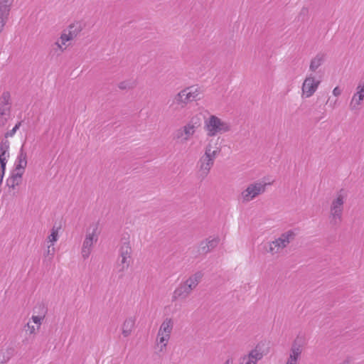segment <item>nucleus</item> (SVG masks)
Masks as SVG:
<instances>
[{
	"label": "nucleus",
	"mask_w": 364,
	"mask_h": 364,
	"mask_svg": "<svg viewBox=\"0 0 364 364\" xmlns=\"http://www.w3.org/2000/svg\"><path fill=\"white\" fill-rule=\"evenodd\" d=\"M84 28L81 21H73L64 28L53 44V50L57 53H63L72 46L73 41L81 33Z\"/></svg>",
	"instance_id": "1"
},
{
	"label": "nucleus",
	"mask_w": 364,
	"mask_h": 364,
	"mask_svg": "<svg viewBox=\"0 0 364 364\" xmlns=\"http://www.w3.org/2000/svg\"><path fill=\"white\" fill-rule=\"evenodd\" d=\"M220 151L217 141L210 139L204 149V154L198 161V172L200 176H206L214 164L216 156Z\"/></svg>",
	"instance_id": "2"
},
{
	"label": "nucleus",
	"mask_w": 364,
	"mask_h": 364,
	"mask_svg": "<svg viewBox=\"0 0 364 364\" xmlns=\"http://www.w3.org/2000/svg\"><path fill=\"white\" fill-rule=\"evenodd\" d=\"M204 129L208 136L213 137L230 132L231 126L219 117L211 114L204 122Z\"/></svg>",
	"instance_id": "3"
},
{
	"label": "nucleus",
	"mask_w": 364,
	"mask_h": 364,
	"mask_svg": "<svg viewBox=\"0 0 364 364\" xmlns=\"http://www.w3.org/2000/svg\"><path fill=\"white\" fill-rule=\"evenodd\" d=\"M46 308L43 305L36 306L33 309L31 318L23 327L26 335H36L38 332L46 318Z\"/></svg>",
	"instance_id": "4"
},
{
	"label": "nucleus",
	"mask_w": 364,
	"mask_h": 364,
	"mask_svg": "<svg viewBox=\"0 0 364 364\" xmlns=\"http://www.w3.org/2000/svg\"><path fill=\"white\" fill-rule=\"evenodd\" d=\"M173 328V321L171 318L165 319L161 324L156 338V349L158 352L166 350L168 343Z\"/></svg>",
	"instance_id": "5"
},
{
	"label": "nucleus",
	"mask_w": 364,
	"mask_h": 364,
	"mask_svg": "<svg viewBox=\"0 0 364 364\" xmlns=\"http://www.w3.org/2000/svg\"><path fill=\"white\" fill-rule=\"evenodd\" d=\"M100 233V230L97 224L90 226L86 233L82 247V255L84 258H87L90 255L94 245L98 240Z\"/></svg>",
	"instance_id": "6"
},
{
	"label": "nucleus",
	"mask_w": 364,
	"mask_h": 364,
	"mask_svg": "<svg viewBox=\"0 0 364 364\" xmlns=\"http://www.w3.org/2000/svg\"><path fill=\"white\" fill-rule=\"evenodd\" d=\"M132 263V248L129 241L121 244L119 249L117 268L120 272L127 271Z\"/></svg>",
	"instance_id": "7"
},
{
	"label": "nucleus",
	"mask_w": 364,
	"mask_h": 364,
	"mask_svg": "<svg viewBox=\"0 0 364 364\" xmlns=\"http://www.w3.org/2000/svg\"><path fill=\"white\" fill-rule=\"evenodd\" d=\"M269 352V346L265 343H259L248 354L242 358V364H257Z\"/></svg>",
	"instance_id": "8"
},
{
	"label": "nucleus",
	"mask_w": 364,
	"mask_h": 364,
	"mask_svg": "<svg viewBox=\"0 0 364 364\" xmlns=\"http://www.w3.org/2000/svg\"><path fill=\"white\" fill-rule=\"evenodd\" d=\"M267 183L263 182H257L249 185L240 195V200L242 202H249L255 197L264 193L266 189Z\"/></svg>",
	"instance_id": "9"
},
{
	"label": "nucleus",
	"mask_w": 364,
	"mask_h": 364,
	"mask_svg": "<svg viewBox=\"0 0 364 364\" xmlns=\"http://www.w3.org/2000/svg\"><path fill=\"white\" fill-rule=\"evenodd\" d=\"M321 84V80L315 75L310 74L307 75L301 85V97L309 98L314 95Z\"/></svg>",
	"instance_id": "10"
},
{
	"label": "nucleus",
	"mask_w": 364,
	"mask_h": 364,
	"mask_svg": "<svg viewBox=\"0 0 364 364\" xmlns=\"http://www.w3.org/2000/svg\"><path fill=\"white\" fill-rule=\"evenodd\" d=\"M294 237V234L291 231H289L282 235L279 238L269 243L268 252L272 255L279 252L281 250L284 248L291 240H293Z\"/></svg>",
	"instance_id": "11"
},
{
	"label": "nucleus",
	"mask_w": 364,
	"mask_h": 364,
	"mask_svg": "<svg viewBox=\"0 0 364 364\" xmlns=\"http://www.w3.org/2000/svg\"><path fill=\"white\" fill-rule=\"evenodd\" d=\"M343 203L344 196L342 194H338L331 203L330 218L335 223L341 220Z\"/></svg>",
	"instance_id": "12"
},
{
	"label": "nucleus",
	"mask_w": 364,
	"mask_h": 364,
	"mask_svg": "<svg viewBox=\"0 0 364 364\" xmlns=\"http://www.w3.org/2000/svg\"><path fill=\"white\" fill-rule=\"evenodd\" d=\"M304 340L301 338H296L290 349L289 356L286 364H297L298 360L302 353L304 347Z\"/></svg>",
	"instance_id": "13"
},
{
	"label": "nucleus",
	"mask_w": 364,
	"mask_h": 364,
	"mask_svg": "<svg viewBox=\"0 0 364 364\" xmlns=\"http://www.w3.org/2000/svg\"><path fill=\"white\" fill-rule=\"evenodd\" d=\"M200 124L201 118L198 114L192 117L190 121L183 127V133L185 135L184 139L187 141L192 137L200 127Z\"/></svg>",
	"instance_id": "14"
},
{
	"label": "nucleus",
	"mask_w": 364,
	"mask_h": 364,
	"mask_svg": "<svg viewBox=\"0 0 364 364\" xmlns=\"http://www.w3.org/2000/svg\"><path fill=\"white\" fill-rule=\"evenodd\" d=\"M14 0H0V31L5 26Z\"/></svg>",
	"instance_id": "15"
},
{
	"label": "nucleus",
	"mask_w": 364,
	"mask_h": 364,
	"mask_svg": "<svg viewBox=\"0 0 364 364\" xmlns=\"http://www.w3.org/2000/svg\"><path fill=\"white\" fill-rule=\"evenodd\" d=\"M188 102L198 101L200 100L202 95V90L197 85L189 86L183 89Z\"/></svg>",
	"instance_id": "16"
},
{
	"label": "nucleus",
	"mask_w": 364,
	"mask_h": 364,
	"mask_svg": "<svg viewBox=\"0 0 364 364\" xmlns=\"http://www.w3.org/2000/svg\"><path fill=\"white\" fill-rule=\"evenodd\" d=\"M364 98V83H360L356 87V92L353 95L350 106L352 109L357 108L360 105Z\"/></svg>",
	"instance_id": "17"
},
{
	"label": "nucleus",
	"mask_w": 364,
	"mask_h": 364,
	"mask_svg": "<svg viewBox=\"0 0 364 364\" xmlns=\"http://www.w3.org/2000/svg\"><path fill=\"white\" fill-rule=\"evenodd\" d=\"M188 101L183 92V90L178 92L172 99V101L170 104V107L173 108H183L187 106L188 104Z\"/></svg>",
	"instance_id": "18"
},
{
	"label": "nucleus",
	"mask_w": 364,
	"mask_h": 364,
	"mask_svg": "<svg viewBox=\"0 0 364 364\" xmlns=\"http://www.w3.org/2000/svg\"><path fill=\"white\" fill-rule=\"evenodd\" d=\"M134 326L135 319L133 318H128L125 319L121 326L122 336L125 338L129 336L134 329Z\"/></svg>",
	"instance_id": "19"
},
{
	"label": "nucleus",
	"mask_w": 364,
	"mask_h": 364,
	"mask_svg": "<svg viewBox=\"0 0 364 364\" xmlns=\"http://www.w3.org/2000/svg\"><path fill=\"white\" fill-rule=\"evenodd\" d=\"M11 95L8 92H4L0 97L1 114H6L9 112Z\"/></svg>",
	"instance_id": "20"
},
{
	"label": "nucleus",
	"mask_w": 364,
	"mask_h": 364,
	"mask_svg": "<svg viewBox=\"0 0 364 364\" xmlns=\"http://www.w3.org/2000/svg\"><path fill=\"white\" fill-rule=\"evenodd\" d=\"M27 166V157L25 154H21L16 163L15 172L21 174L24 173L25 169Z\"/></svg>",
	"instance_id": "21"
},
{
	"label": "nucleus",
	"mask_w": 364,
	"mask_h": 364,
	"mask_svg": "<svg viewBox=\"0 0 364 364\" xmlns=\"http://www.w3.org/2000/svg\"><path fill=\"white\" fill-rule=\"evenodd\" d=\"M191 291L183 284H181L173 291V299H185L191 294Z\"/></svg>",
	"instance_id": "22"
},
{
	"label": "nucleus",
	"mask_w": 364,
	"mask_h": 364,
	"mask_svg": "<svg viewBox=\"0 0 364 364\" xmlns=\"http://www.w3.org/2000/svg\"><path fill=\"white\" fill-rule=\"evenodd\" d=\"M200 275L196 274L190 277L184 283H183L191 291L194 289L200 280Z\"/></svg>",
	"instance_id": "23"
},
{
	"label": "nucleus",
	"mask_w": 364,
	"mask_h": 364,
	"mask_svg": "<svg viewBox=\"0 0 364 364\" xmlns=\"http://www.w3.org/2000/svg\"><path fill=\"white\" fill-rule=\"evenodd\" d=\"M324 61V55L319 54L316 55L312 60H311L310 65H309V70L311 72H315L323 63Z\"/></svg>",
	"instance_id": "24"
},
{
	"label": "nucleus",
	"mask_w": 364,
	"mask_h": 364,
	"mask_svg": "<svg viewBox=\"0 0 364 364\" xmlns=\"http://www.w3.org/2000/svg\"><path fill=\"white\" fill-rule=\"evenodd\" d=\"M9 157V154L0 153V181H2L4 177L6 165L8 161V159Z\"/></svg>",
	"instance_id": "25"
},
{
	"label": "nucleus",
	"mask_w": 364,
	"mask_h": 364,
	"mask_svg": "<svg viewBox=\"0 0 364 364\" xmlns=\"http://www.w3.org/2000/svg\"><path fill=\"white\" fill-rule=\"evenodd\" d=\"M23 174L14 172L9 180V185L14 188L16 186H18L21 181V178Z\"/></svg>",
	"instance_id": "26"
},
{
	"label": "nucleus",
	"mask_w": 364,
	"mask_h": 364,
	"mask_svg": "<svg viewBox=\"0 0 364 364\" xmlns=\"http://www.w3.org/2000/svg\"><path fill=\"white\" fill-rule=\"evenodd\" d=\"M58 229L53 228L51 230L50 234L49 235L48 240V242H50L51 245L53 246L54 243L58 240Z\"/></svg>",
	"instance_id": "27"
},
{
	"label": "nucleus",
	"mask_w": 364,
	"mask_h": 364,
	"mask_svg": "<svg viewBox=\"0 0 364 364\" xmlns=\"http://www.w3.org/2000/svg\"><path fill=\"white\" fill-rule=\"evenodd\" d=\"M10 144L8 140L2 141L0 145V153L9 154Z\"/></svg>",
	"instance_id": "28"
},
{
	"label": "nucleus",
	"mask_w": 364,
	"mask_h": 364,
	"mask_svg": "<svg viewBox=\"0 0 364 364\" xmlns=\"http://www.w3.org/2000/svg\"><path fill=\"white\" fill-rule=\"evenodd\" d=\"M20 127V124H17L15 125V127L10 131V132L7 133L6 134V137L12 136L16 132L17 129H18Z\"/></svg>",
	"instance_id": "29"
},
{
	"label": "nucleus",
	"mask_w": 364,
	"mask_h": 364,
	"mask_svg": "<svg viewBox=\"0 0 364 364\" xmlns=\"http://www.w3.org/2000/svg\"><path fill=\"white\" fill-rule=\"evenodd\" d=\"M218 239L215 238L208 242V247H214L218 243Z\"/></svg>",
	"instance_id": "30"
},
{
	"label": "nucleus",
	"mask_w": 364,
	"mask_h": 364,
	"mask_svg": "<svg viewBox=\"0 0 364 364\" xmlns=\"http://www.w3.org/2000/svg\"><path fill=\"white\" fill-rule=\"evenodd\" d=\"M341 89L338 87H336L333 90V95L335 96V97H338L341 95Z\"/></svg>",
	"instance_id": "31"
},
{
	"label": "nucleus",
	"mask_w": 364,
	"mask_h": 364,
	"mask_svg": "<svg viewBox=\"0 0 364 364\" xmlns=\"http://www.w3.org/2000/svg\"><path fill=\"white\" fill-rule=\"evenodd\" d=\"M119 87L120 89H126L127 87V83L123 82H121L119 85Z\"/></svg>",
	"instance_id": "32"
},
{
	"label": "nucleus",
	"mask_w": 364,
	"mask_h": 364,
	"mask_svg": "<svg viewBox=\"0 0 364 364\" xmlns=\"http://www.w3.org/2000/svg\"><path fill=\"white\" fill-rule=\"evenodd\" d=\"M326 103H327V104H328V103H329V104H330V105H331V107H333L336 105V100H335L333 102H332V101L331 100V99H330V98H328V100H327V102H326Z\"/></svg>",
	"instance_id": "33"
},
{
	"label": "nucleus",
	"mask_w": 364,
	"mask_h": 364,
	"mask_svg": "<svg viewBox=\"0 0 364 364\" xmlns=\"http://www.w3.org/2000/svg\"><path fill=\"white\" fill-rule=\"evenodd\" d=\"M53 252H54V247H51V249H50V246H48V254L53 255Z\"/></svg>",
	"instance_id": "34"
},
{
	"label": "nucleus",
	"mask_w": 364,
	"mask_h": 364,
	"mask_svg": "<svg viewBox=\"0 0 364 364\" xmlns=\"http://www.w3.org/2000/svg\"><path fill=\"white\" fill-rule=\"evenodd\" d=\"M224 364H232V360L231 358H228Z\"/></svg>",
	"instance_id": "35"
}]
</instances>
